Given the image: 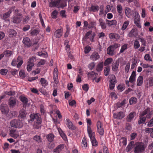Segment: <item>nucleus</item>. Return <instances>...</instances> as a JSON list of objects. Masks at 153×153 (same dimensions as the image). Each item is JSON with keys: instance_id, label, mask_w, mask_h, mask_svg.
<instances>
[{"instance_id": "f257e3e1", "label": "nucleus", "mask_w": 153, "mask_h": 153, "mask_svg": "<svg viewBox=\"0 0 153 153\" xmlns=\"http://www.w3.org/2000/svg\"><path fill=\"white\" fill-rule=\"evenodd\" d=\"M30 120L33 121L35 120L33 127L34 128L38 129L41 126V123L42 121V119L38 114H31L30 115Z\"/></svg>"}, {"instance_id": "f03ea898", "label": "nucleus", "mask_w": 153, "mask_h": 153, "mask_svg": "<svg viewBox=\"0 0 153 153\" xmlns=\"http://www.w3.org/2000/svg\"><path fill=\"white\" fill-rule=\"evenodd\" d=\"M134 152L135 153H141L143 152L146 148L144 143L142 142H136L134 144Z\"/></svg>"}, {"instance_id": "7ed1b4c3", "label": "nucleus", "mask_w": 153, "mask_h": 153, "mask_svg": "<svg viewBox=\"0 0 153 153\" xmlns=\"http://www.w3.org/2000/svg\"><path fill=\"white\" fill-rule=\"evenodd\" d=\"M23 63L22 58L20 56H19L16 59H14L12 60L11 65L13 66L17 65L18 68H20Z\"/></svg>"}, {"instance_id": "20e7f679", "label": "nucleus", "mask_w": 153, "mask_h": 153, "mask_svg": "<svg viewBox=\"0 0 153 153\" xmlns=\"http://www.w3.org/2000/svg\"><path fill=\"white\" fill-rule=\"evenodd\" d=\"M49 3V6L50 7H56L59 8L63 7L62 4L61 3V0H50Z\"/></svg>"}, {"instance_id": "39448f33", "label": "nucleus", "mask_w": 153, "mask_h": 153, "mask_svg": "<svg viewBox=\"0 0 153 153\" xmlns=\"http://www.w3.org/2000/svg\"><path fill=\"white\" fill-rule=\"evenodd\" d=\"M12 127L16 128H20L22 126V124L20 121L17 120H13L10 122Z\"/></svg>"}, {"instance_id": "423d86ee", "label": "nucleus", "mask_w": 153, "mask_h": 153, "mask_svg": "<svg viewBox=\"0 0 153 153\" xmlns=\"http://www.w3.org/2000/svg\"><path fill=\"white\" fill-rule=\"evenodd\" d=\"M22 16L20 13H17L13 16V22L15 23H19L22 21Z\"/></svg>"}, {"instance_id": "0eeeda50", "label": "nucleus", "mask_w": 153, "mask_h": 153, "mask_svg": "<svg viewBox=\"0 0 153 153\" xmlns=\"http://www.w3.org/2000/svg\"><path fill=\"white\" fill-rule=\"evenodd\" d=\"M13 10V8H10L7 12L4 13L3 15H0L1 18L5 21L7 20L8 21H9V19H7L9 17L10 14Z\"/></svg>"}, {"instance_id": "6e6552de", "label": "nucleus", "mask_w": 153, "mask_h": 153, "mask_svg": "<svg viewBox=\"0 0 153 153\" xmlns=\"http://www.w3.org/2000/svg\"><path fill=\"white\" fill-rule=\"evenodd\" d=\"M66 121V125L69 129L72 131H73L76 129V127L73 124L72 122L69 119H67Z\"/></svg>"}, {"instance_id": "1a4fd4ad", "label": "nucleus", "mask_w": 153, "mask_h": 153, "mask_svg": "<svg viewBox=\"0 0 153 153\" xmlns=\"http://www.w3.org/2000/svg\"><path fill=\"white\" fill-rule=\"evenodd\" d=\"M125 116V113L122 111H120L116 113H114L113 114L114 118L118 120L122 119Z\"/></svg>"}, {"instance_id": "9d476101", "label": "nucleus", "mask_w": 153, "mask_h": 153, "mask_svg": "<svg viewBox=\"0 0 153 153\" xmlns=\"http://www.w3.org/2000/svg\"><path fill=\"white\" fill-rule=\"evenodd\" d=\"M87 131L88 134V135L89 137L90 138V140L95 138V133L92 131L91 127L90 126H88Z\"/></svg>"}, {"instance_id": "9b49d317", "label": "nucleus", "mask_w": 153, "mask_h": 153, "mask_svg": "<svg viewBox=\"0 0 153 153\" xmlns=\"http://www.w3.org/2000/svg\"><path fill=\"white\" fill-rule=\"evenodd\" d=\"M22 42L26 47H29L32 45V42L30 38L28 37L24 38L23 39Z\"/></svg>"}, {"instance_id": "f8f14e48", "label": "nucleus", "mask_w": 153, "mask_h": 153, "mask_svg": "<svg viewBox=\"0 0 153 153\" xmlns=\"http://www.w3.org/2000/svg\"><path fill=\"white\" fill-rule=\"evenodd\" d=\"M16 100L13 97H10L8 100V104L10 107H14L16 104Z\"/></svg>"}, {"instance_id": "ddd939ff", "label": "nucleus", "mask_w": 153, "mask_h": 153, "mask_svg": "<svg viewBox=\"0 0 153 153\" xmlns=\"http://www.w3.org/2000/svg\"><path fill=\"white\" fill-rule=\"evenodd\" d=\"M10 136L14 138H16L19 136L18 131L16 129H11L10 131Z\"/></svg>"}, {"instance_id": "4468645a", "label": "nucleus", "mask_w": 153, "mask_h": 153, "mask_svg": "<svg viewBox=\"0 0 153 153\" xmlns=\"http://www.w3.org/2000/svg\"><path fill=\"white\" fill-rule=\"evenodd\" d=\"M134 11L131 10V9L128 7H126L125 9V13L126 16L128 18H130L131 16L134 13Z\"/></svg>"}, {"instance_id": "2eb2a0df", "label": "nucleus", "mask_w": 153, "mask_h": 153, "mask_svg": "<svg viewBox=\"0 0 153 153\" xmlns=\"http://www.w3.org/2000/svg\"><path fill=\"white\" fill-rule=\"evenodd\" d=\"M100 58L98 53L96 51L94 52L90 57V59L93 61H96Z\"/></svg>"}, {"instance_id": "dca6fc26", "label": "nucleus", "mask_w": 153, "mask_h": 153, "mask_svg": "<svg viewBox=\"0 0 153 153\" xmlns=\"http://www.w3.org/2000/svg\"><path fill=\"white\" fill-rule=\"evenodd\" d=\"M119 65V62L118 60L114 61L112 65V70L114 71H116L118 69Z\"/></svg>"}, {"instance_id": "f3484780", "label": "nucleus", "mask_w": 153, "mask_h": 153, "mask_svg": "<svg viewBox=\"0 0 153 153\" xmlns=\"http://www.w3.org/2000/svg\"><path fill=\"white\" fill-rule=\"evenodd\" d=\"M136 114L135 112L130 113L126 117V121L128 122H131L134 119Z\"/></svg>"}, {"instance_id": "a211bd4d", "label": "nucleus", "mask_w": 153, "mask_h": 153, "mask_svg": "<svg viewBox=\"0 0 153 153\" xmlns=\"http://www.w3.org/2000/svg\"><path fill=\"white\" fill-rule=\"evenodd\" d=\"M63 30L59 29L57 30L54 32V36L56 38H60L62 36Z\"/></svg>"}, {"instance_id": "6ab92c4d", "label": "nucleus", "mask_w": 153, "mask_h": 153, "mask_svg": "<svg viewBox=\"0 0 153 153\" xmlns=\"http://www.w3.org/2000/svg\"><path fill=\"white\" fill-rule=\"evenodd\" d=\"M32 60V59L30 58L28 62L27 67V69L28 71H30L31 70L33 67L34 65L33 62H31Z\"/></svg>"}, {"instance_id": "aec40b11", "label": "nucleus", "mask_w": 153, "mask_h": 153, "mask_svg": "<svg viewBox=\"0 0 153 153\" xmlns=\"http://www.w3.org/2000/svg\"><path fill=\"white\" fill-rule=\"evenodd\" d=\"M137 32L135 29L133 28L128 34L130 37H134L137 36Z\"/></svg>"}, {"instance_id": "412c9836", "label": "nucleus", "mask_w": 153, "mask_h": 153, "mask_svg": "<svg viewBox=\"0 0 153 153\" xmlns=\"http://www.w3.org/2000/svg\"><path fill=\"white\" fill-rule=\"evenodd\" d=\"M100 26H101V28L103 30H105L106 28V24L105 22L103 19L100 18L99 20Z\"/></svg>"}, {"instance_id": "4be33fe9", "label": "nucleus", "mask_w": 153, "mask_h": 153, "mask_svg": "<svg viewBox=\"0 0 153 153\" xmlns=\"http://www.w3.org/2000/svg\"><path fill=\"white\" fill-rule=\"evenodd\" d=\"M8 32L9 36L10 37H13L16 36L17 33L16 30L12 29L8 30Z\"/></svg>"}, {"instance_id": "5701e85b", "label": "nucleus", "mask_w": 153, "mask_h": 153, "mask_svg": "<svg viewBox=\"0 0 153 153\" xmlns=\"http://www.w3.org/2000/svg\"><path fill=\"white\" fill-rule=\"evenodd\" d=\"M40 82L41 83L42 85L45 88H46L48 85L47 80L43 78H42L40 79Z\"/></svg>"}, {"instance_id": "b1692460", "label": "nucleus", "mask_w": 153, "mask_h": 153, "mask_svg": "<svg viewBox=\"0 0 153 153\" xmlns=\"http://www.w3.org/2000/svg\"><path fill=\"white\" fill-rule=\"evenodd\" d=\"M98 74L97 73H95L94 71H91L88 73V77L89 78H93V79L96 78Z\"/></svg>"}, {"instance_id": "393cba45", "label": "nucleus", "mask_w": 153, "mask_h": 153, "mask_svg": "<svg viewBox=\"0 0 153 153\" xmlns=\"http://www.w3.org/2000/svg\"><path fill=\"white\" fill-rule=\"evenodd\" d=\"M117 11L118 13L119 16H120L122 15V12L123 11V8L122 6L120 4H117Z\"/></svg>"}, {"instance_id": "a878e982", "label": "nucleus", "mask_w": 153, "mask_h": 153, "mask_svg": "<svg viewBox=\"0 0 153 153\" xmlns=\"http://www.w3.org/2000/svg\"><path fill=\"white\" fill-rule=\"evenodd\" d=\"M99 8L100 7L98 5H92L89 9V10L90 12H97L99 10Z\"/></svg>"}, {"instance_id": "bb28decb", "label": "nucleus", "mask_w": 153, "mask_h": 153, "mask_svg": "<svg viewBox=\"0 0 153 153\" xmlns=\"http://www.w3.org/2000/svg\"><path fill=\"white\" fill-rule=\"evenodd\" d=\"M109 37L111 39H117L119 38L120 36L117 34L111 33L109 34Z\"/></svg>"}, {"instance_id": "cd10ccee", "label": "nucleus", "mask_w": 153, "mask_h": 153, "mask_svg": "<svg viewBox=\"0 0 153 153\" xmlns=\"http://www.w3.org/2000/svg\"><path fill=\"white\" fill-rule=\"evenodd\" d=\"M146 117L140 115L138 123L139 125L144 123L146 121Z\"/></svg>"}, {"instance_id": "c85d7f7f", "label": "nucleus", "mask_w": 153, "mask_h": 153, "mask_svg": "<svg viewBox=\"0 0 153 153\" xmlns=\"http://www.w3.org/2000/svg\"><path fill=\"white\" fill-rule=\"evenodd\" d=\"M136 76V72L134 71H133L131 74L129 78V81L131 83L133 82L135 80Z\"/></svg>"}, {"instance_id": "c756f323", "label": "nucleus", "mask_w": 153, "mask_h": 153, "mask_svg": "<svg viewBox=\"0 0 153 153\" xmlns=\"http://www.w3.org/2000/svg\"><path fill=\"white\" fill-rule=\"evenodd\" d=\"M64 148V145L63 144H61L58 145L53 151L54 152H59Z\"/></svg>"}, {"instance_id": "7c9ffc66", "label": "nucleus", "mask_w": 153, "mask_h": 153, "mask_svg": "<svg viewBox=\"0 0 153 153\" xmlns=\"http://www.w3.org/2000/svg\"><path fill=\"white\" fill-rule=\"evenodd\" d=\"M103 66V62H101L99 63L96 67V70L97 71L99 72L101 71L102 69Z\"/></svg>"}, {"instance_id": "2f4dec72", "label": "nucleus", "mask_w": 153, "mask_h": 153, "mask_svg": "<svg viewBox=\"0 0 153 153\" xmlns=\"http://www.w3.org/2000/svg\"><path fill=\"white\" fill-rule=\"evenodd\" d=\"M114 50L110 46L107 49V53L110 55L113 56L114 54Z\"/></svg>"}, {"instance_id": "473e14b6", "label": "nucleus", "mask_w": 153, "mask_h": 153, "mask_svg": "<svg viewBox=\"0 0 153 153\" xmlns=\"http://www.w3.org/2000/svg\"><path fill=\"white\" fill-rule=\"evenodd\" d=\"M132 15L134 16V21H140V16L139 15L138 13L134 11V13Z\"/></svg>"}, {"instance_id": "72a5a7b5", "label": "nucleus", "mask_w": 153, "mask_h": 153, "mask_svg": "<svg viewBox=\"0 0 153 153\" xmlns=\"http://www.w3.org/2000/svg\"><path fill=\"white\" fill-rule=\"evenodd\" d=\"M96 25V22L94 20H92L89 23L88 27L89 28H94L95 27Z\"/></svg>"}, {"instance_id": "f704fd0d", "label": "nucleus", "mask_w": 153, "mask_h": 153, "mask_svg": "<svg viewBox=\"0 0 153 153\" xmlns=\"http://www.w3.org/2000/svg\"><path fill=\"white\" fill-rule=\"evenodd\" d=\"M143 78L142 76H139L137 79V85L140 86L142 84L143 82Z\"/></svg>"}, {"instance_id": "c9c22d12", "label": "nucleus", "mask_w": 153, "mask_h": 153, "mask_svg": "<svg viewBox=\"0 0 153 153\" xmlns=\"http://www.w3.org/2000/svg\"><path fill=\"white\" fill-rule=\"evenodd\" d=\"M106 21L107 23V24L109 26L115 25L117 23V21L115 20L110 21L107 19H106Z\"/></svg>"}, {"instance_id": "e433bc0d", "label": "nucleus", "mask_w": 153, "mask_h": 153, "mask_svg": "<svg viewBox=\"0 0 153 153\" xmlns=\"http://www.w3.org/2000/svg\"><path fill=\"white\" fill-rule=\"evenodd\" d=\"M39 33V31L38 30H32L30 31V34L32 36H36Z\"/></svg>"}, {"instance_id": "4c0bfd02", "label": "nucleus", "mask_w": 153, "mask_h": 153, "mask_svg": "<svg viewBox=\"0 0 153 153\" xmlns=\"http://www.w3.org/2000/svg\"><path fill=\"white\" fill-rule=\"evenodd\" d=\"M13 54V52L11 51L6 50L4 52V55H5L6 57H9Z\"/></svg>"}, {"instance_id": "58836bf2", "label": "nucleus", "mask_w": 153, "mask_h": 153, "mask_svg": "<svg viewBox=\"0 0 153 153\" xmlns=\"http://www.w3.org/2000/svg\"><path fill=\"white\" fill-rule=\"evenodd\" d=\"M137 101V99L134 97H132L129 100V102L130 105L135 104Z\"/></svg>"}, {"instance_id": "ea45409f", "label": "nucleus", "mask_w": 153, "mask_h": 153, "mask_svg": "<svg viewBox=\"0 0 153 153\" xmlns=\"http://www.w3.org/2000/svg\"><path fill=\"white\" fill-rule=\"evenodd\" d=\"M0 109L3 114H6L8 113V111L6 107L3 106H1Z\"/></svg>"}, {"instance_id": "a19ab883", "label": "nucleus", "mask_w": 153, "mask_h": 153, "mask_svg": "<svg viewBox=\"0 0 153 153\" xmlns=\"http://www.w3.org/2000/svg\"><path fill=\"white\" fill-rule=\"evenodd\" d=\"M54 135L53 134L50 133L46 136V138L50 142H51L53 140Z\"/></svg>"}, {"instance_id": "79ce46f5", "label": "nucleus", "mask_w": 153, "mask_h": 153, "mask_svg": "<svg viewBox=\"0 0 153 153\" xmlns=\"http://www.w3.org/2000/svg\"><path fill=\"white\" fill-rule=\"evenodd\" d=\"M110 83L111 84H115L117 83L116 78L114 75H113L111 76L110 78Z\"/></svg>"}, {"instance_id": "37998d69", "label": "nucleus", "mask_w": 153, "mask_h": 153, "mask_svg": "<svg viewBox=\"0 0 153 153\" xmlns=\"http://www.w3.org/2000/svg\"><path fill=\"white\" fill-rule=\"evenodd\" d=\"M140 44L139 42L136 39L134 43V47L135 49H138L140 47Z\"/></svg>"}, {"instance_id": "c03bdc74", "label": "nucleus", "mask_w": 153, "mask_h": 153, "mask_svg": "<svg viewBox=\"0 0 153 153\" xmlns=\"http://www.w3.org/2000/svg\"><path fill=\"white\" fill-rule=\"evenodd\" d=\"M112 61L113 59L112 58H108L105 61L104 63V65L105 66H107V65L110 64Z\"/></svg>"}, {"instance_id": "a18cd8bd", "label": "nucleus", "mask_w": 153, "mask_h": 153, "mask_svg": "<svg viewBox=\"0 0 153 153\" xmlns=\"http://www.w3.org/2000/svg\"><path fill=\"white\" fill-rule=\"evenodd\" d=\"M148 83L149 87L153 86V76L149 77L148 79Z\"/></svg>"}, {"instance_id": "49530a36", "label": "nucleus", "mask_w": 153, "mask_h": 153, "mask_svg": "<svg viewBox=\"0 0 153 153\" xmlns=\"http://www.w3.org/2000/svg\"><path fill=\"white\" fill-rule=\"evenodd\" d=\"M20 100L23 102V103L26 104L28 102L27 99L25 97L23 96H20L19 97Z\"/></svg>"}, {"instance_id": "de8ad7c7", "label": "nucleus", "mask_w": 153, "mask_h": 153, "mask_svg": "<svg viewBox=\"0 0 153 153\" xmlns=\"http://www.w3.org/2000/svg\"><path fill=\"white\" fill-rule=\"evenodd\" d=\"M110 69V67L108 66H106L104 70V74L105 76H107L109 75Z\"/></svg>"}, {"instance_id": "09e8293b", "label": "nucleus", "mask_w": 153, "mask_h": 153, "mask_svg": "<svg viewBox=\"0 0 153 153\" xmlns=\"http://www.w3.org/2000/svg\"><path fill=\"white\" fill-rule=\"evenodd\" d=\"M129 22L128 21L125 22L122 27L121 29L123 30H125L128 25Z\"/></svg>"}, {"instance_id": "8fccbe9b", "label": "nucleus", "mask_w": 153, "mask_h": 153, "mask_svg": "<svg viewBox=\"0 0 153 153\" xmlns=\"http://www.w3.org/2000/svg\"><path fill=\"white\" fill-rule=\"evenodd\" d=\"M58 13V11L56 10H54L53 11L51 14L52 18L53 19H56L57 17V14Z\"/></svg>"}, {"instance_id": "3c124183", "label": "nucleus", "mask_w": 153, "mask_h": 153, "mask_svg": "<svg viewBox=\"0 0 153 153\" xmlns=\"http://www.w3.org/2000/svg\"><path fill=\"white\" fill-rule=\"evenodd\" d=\"M150 111V108H147L145 109V110L143 111L140 115L144 116L147 115Z\"/></svg>"}, {"instance_id": "603ef678", "label": "nucleus", "mask_w": 153, "mask_h": 153, "mask_svg": "<svg viewBox=\"0 0 153 153\" xmlns=\"http://www.w3.org/2000/svg\"><path fill=\"white\" fill-rule=\"evenodd\" d=\"M138 39L139 40H140V42H141L142 45H143L144 46H146V42L145 40L142 37L140 36H139Z\"/></svg>"}, {"instance_id": "864d4df0", "label": "nucleus", "mask_w": 153, "mask_h": 153, "mask_svg": "<svg viewBox=\"0 0 153 153\" xmlns=\"http://www.w3.org/2000/svg\"><path fill=\"white\" fill-rule=\"evenodd\" d=\"M33 139L38 143L42 142L41 138L40 136L36 135L34 137Z\"/></svg>"}, {"instance_id": "5fc2aeb1", "label": "nucleus", "mask_w": 153, "mask_h": 153, "mask_svg": "<svg viewBox=\"0 0 153 153\" xmlns=\"http://www.w3.org/2000/svg\"><path fill=\"white\" fill-rule=\"evenodd\" d=\"M59 133L63 139L65 141L67 140V137L66 135L63 132V131L61 130V132H60L59 131Z\"/></svg>"}, {"instance_id": "6e6d98bb", "label": "nucleus", "mask_w": 153, "mask_h": 153, "mask_svg": "<svg viewBox=\"0 0 153 153\" xmlns=\"http://www.w3.org/2000/svg\"><path fill=\"white\" fill-rule=\"evenodd\" d=\"M25 111L24 110H21L19 112V115L21 118L25 117L26 116Z\"/></svg>"}, {"instance_id": "4d7b16f0", "label": "nucleus", "mask_w": 153, "mask_h": 153, "mask_svg": "<svg viewBox=\"0 0 153 153\" xmlns=\"http://www.w3.org/2000/svg\"><path fill=\"white\" fill-rule=\"evenodd\" d=\"M8 72V70L6 69H2L0 70V74L3 75H6Z\"/></svg>"}, {"instance_id": "13d9d810", "label": "nucleus", "mask_w": 153, "mask_h": 153, "mask_svg": "<svg viewBox=\"0 0 153 153\" xmlns=\"http://www.w3.org/2000/svg\"><path fill=\"white\" fill-rule=\"evenodd\" d=\"M127 48V45L126 44L123 45L121 48L120 53H122Z\"/></svg>"}, {"instance_id": "bf43d9fd", "label": "nucleus", "mask_w": 153, "mask_h": 153, "mask_svg": "<svg viewBox=\"0 0 153 153\" xmlns=\"http://www.w3.org/2000/svg\"><path fill=\"white\" fill-rule=\"evenodd\" d=\"M92 146H96L98 145V143L97 141L95 138L91 140Z\"/></svg>"}, {"instance_id": "052dcab7", "label": "nucleus", "mask_w": 153, "mask_h": 153, "mask_svg": "<svg viewBox=\"0 0 153 153\" xmlns=\"http://www.w3.org/2000/svg\"><path fill=\"white\" fill-rule=\"evenodd\" d=\"M97 131L99 134L101 135H102L104 134V129L102 127L97 128Z\"/></svg>"}, {"instance_id": "680f3d73", "label": "nucleus", "mask_w": 153, "mask_h": 153, "mask_svg": "<svg viewBox=\"0 0 153 153\" xmlns=\"http://www.w3.org/2000/svg\"><path fill=\"white\" fill-rule=\"evenodd\" d=\"M126 104V100H123L121 103L118 102L116 104L117 108H120L122 107L124 105Z\"/></svg>"}, {"instance_id": "e2e57ef3", "label": "nucleus", "mask_w": 153, "mask_h": 153, "mask_svg": "<svg viewBox=\"0 0 153 153\" xmlns=\"http://www.w3.org/2000/svg\"><path fill=\"white\" fill-rule=\"evenodd\" d=\"M92 33L91 30L89 31L85 34V36L84 37V39H86L89 38V36Z\"/></svg>"}, {"instance_id": "0e129e2a", "label": "nucleus", "mask_w": 153, "mask_h": 153, "mask_svg": "<svg viewBox=\"0 0 153 153\" xmlns=\"http://www.w3.org/2000/svg\"><path fill=\"white\" fill-rule=\"evenodd\" d=\"M134 143V142L133 141H131L129 144L127 146L126 150H127V152H129L131 151L132 148V145Z\"/></svg>"}, {"instance_id": "69168bd1", "label": "nucleus", "mask_w": 153, "mask_h": 153, "mask_svg": "<svg viewBox=\"0 0 153 153\" xmlns=\"http://www.w3.org/2000/svg\"><path fill=\"white\" fill-rule=\"evenodd\" d=\"M66 11L65 10H62L60 12V15L61 16L62 18H66V15L65 14Z\"/></svg>"}, {"instance_id": "338daca9", "label": "nucleus", "mask_w": 153, "mask_h": 153, "mask_svg": "<svg viewBox=\"0 0 153 153\" xmlns=\"http://www.w3.org/2000/svg\"><path fill=\"white\" fill-rule=\"evenodd\" d=\"M125 88V86L123 85H119L117 86V89L120 91H123Z\"/></svg>"}, {"instance_id": "774afa93", "label": "nucleus", "mask_w": 153, "mask_h": 153, "mask_svg": "<svg viewBox=\"0 0 153 153\" xmlns=\"http://www.w3.org/2000/svg\"><path fill=\"white\" fill-rule=\"evenodd\" d=\"M95 65V64L94 62H91L88 65V67L90 70H92L94 68Z\"/></svg>"}]
</instances>
